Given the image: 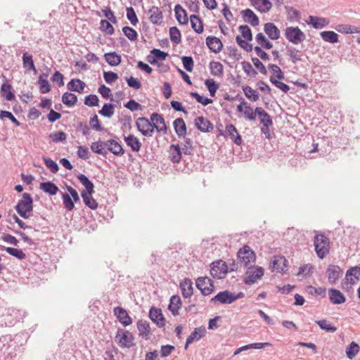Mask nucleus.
<instances>
[{
	"mask_svg": "<svg viewBox=\"0 0 360 360\" xmlns=\"http://www.w3.org/2000/svg\"><path fill=\"white\" fill-rule=\"evenodd\" d=\"M17 213L23 219H29L30 212L33 210V199L28 193H24L22 198L15 206Z\"/></svg>",
	"mask_w": 360,
	"mask_h": 360,
	"instance_id": "f257e3e1",
	"label": "nucleus"
},
{
	"mask_svg": "<svg viewBox=\"0 0 360 360\" xmlns=\"http://www.w3.org/2000/svg\"><path fill=\"white\" fill-rule=\"evenodd\" d=\"M315 251L320 259H323L329 252V239L323 234L315 236L314 240Z\"/></svg>",
	"mask_w": 360,
	"mask_h": 360,
	"instance_id": "f03ea898",
	"label": "nucleus"
},
{
	"mask_svg": "<svg viewBox=\"0 0 360 360\" xmlns=\"http://www.w3.org/2000/svg\"><path fill=\"white\" fill-rule=\"evenodd\" d=\"M237 257L238 262L243 264L245 267H248L250 264L255 262L256 255L250 246L244 245L238 251Z\"/></svg>",
	"mask_w": 360,
	"mask_h": 360,
	"instance_id": "7ed1b4c3",
	"label": "nucleus"
},
{
	"mask_svg": "<svg viewBox=\"0 0 360 360\" xmlns=\"http://www.w3.org/2000/svg\"><path fill=\"white\" fill-rule=\"evenodd\" d=\"M285 38L293 44H299L306 39L305 34L298 27H287L284 32Z\"/></svg>",
	"mask_w": 360,
	"mask_h": 360,
	"instance_id": "20e7f679",
	"label": "nucleus"
},
{
	"mask_svg": "<svg viewBox=\"0 0 360 360\" xmlns=\"http://www.w3.org/2000/svg\"><path fill=\"white\" fill-rule=\"evenodd\" d=\"M115 340L122 348H130L134 346V338L129 330L118 328Z\"/></svg>",
	"mask_w": 360,
	"mask_h": 360,
	"instance_id": "39448f33",
	"label": "nucleus"
},
{
	"mask_svg": "<svg viewBox=\"0 0 360 360\" xmlns=\"http://www.w3.org/2000/svg\"><path fill=\"white\" fill-rule=\"evenodd\" d=\"M228 272L229 266L224 261L219 259L211 264L210 274L214 278L222 279Z\"/></svg>",
	"mask_w": 360,
	"mask_h": 360,
	"instance_id": "423d86ee",
	"label": "nucleus"
},
{
	"mask_svg": "<svg viewBox=\"0 0 360 360\" xmlns=\"http://www.w3.org/2000/svg\"><path fill=\"white\" fill-rule=\"evenodd\" d=\"M137 129L145 136L150 137L155 127H153V122L145 117H139L136 122Z\"/></svg>",
	"mask_w": 360,
	"mask_h": 360,
	"instance_id": "0eeeda50",
	"label": "nucleus"
},
{
	"mask_svg": "<svg viewBox=\"0 0 360 360\" xmlns=\"http://www.w3.org/2000/svg\"><path fill=\"white\" fill-rule=\"evenodd\" d=\"M195 285L204 296L210 295L214 290L213 281L207 276L198 278Z\"/></svg>",
	"mask_w": 360,
	"mask_h": 360,
	"instance_id": "6e6552de",
	"label": "nucleus"
},
{
	"mask_svg": "<svg viewBox=\"0 0 360 360\" xmlns=\"http://www.w3.org/2000/svg\"><path fill=\"white\" fill-rule=\"evenodd\" d=\"M248 268V271L245 273V277L244 278V283L247 285L255 283L257 279L262 278L264 275V269L261 266Z\"/></svg>",
	"mask_w": 360,
	"mask_h": 360,
	"instance_id": "1a4fd4ad",
	"label": "nucleus"
},
{
	"mask_svg": "<svg viewBox=\"0 0 360 360\" xmlns=\"http://www.w3.org/2000/svg\"><path fill=\"white\" fill-rule=\"evenodd\" d=\"M150 121L153 122V127H155L158 132H162L164 134L167 133L168 128L162 115L153 112L150 115Z\"/></svg>",
	"mask_w": 360,
	"mask_h": 360,
	"instance_id": "9d476101",
	"label": "nucleus"
},
{
	"mask_svg": "<svg viewBox=\"0 0 360 360\" xmlns=\"http://www.w3.org/2000/svg\"><path fill=\"white\" fill-rule=\"evenodd\" d=\"M326 274L329 283L335 284L342 277L343 271L338 265L330 264L326 269Z\"/></svg>",
	"mask_w": 360,
	"mask_h": 360,
	"instance_id": "9b49d317",
	"label": "nucleus"
},
{
	"mask_svg": "<svg viewBox=\"0 0 360 360\" xmlns=\"http://www.w3.org/2000/svg\"><path fill=\"white\" fill-rule=\"evenodd\" d=\"M288 261L283 256L274 257V259L270 262V267L272 271L279 273H286Z\"/></svg>",
	"mask_w": 360,
	"mask_h": 360,
	"instance_id": "f8f14e48",
	"label": "nucleus"
},
{
	"mask_svg": "<svg viewBox=\"0 0 360 360\" xmlns=\"http://www.w3.org/2000/svg\"><path fill=\"white\" fill-rule=\"evenodd\" d=\"M211 302L227 304L233 303V292L229 290H224L218 292L210 300Z\"/></svg>",
	"mask_w": 360,
	"mask_h": 360,
	"instance_id": "ddd939ff",
	"label": "nucleus"
},
{
	"mask_svg": "<svg viewBox=\"0 0 360 360\" xmlns=\"http://www.w3.org/2000/svg\"><path fill=\"white\" fill-rule=\"evenodd\" d=\"M149 318L159 328H162L165 325L166 320L162 313V310L159 308L151 307L149 310Z\"/></svg>",
	"mask_w": 360,
	"mask_h": 360,
	"instance_id": "4468645a",
	"label": "nucleus"
},
{
	"mask_svg": "<svg viewBox=\"0 0 360 360\" xmlns=\"http://www.w3.org/2000/svg\"><path fill=\"white\" fill-rule=\"evenodd\" d=\"M114 314L118 321L124 326H127L131 324V318L128 314L127 310L122 307H116L114 308Z\"/></svg>",
	"mask_w": 360,
	"mask_h": 360,
	"instance_id": "2eb2a0df",
	"label": "nucleus"
},
{
	"mask_svg": "<svg viewBox=\"0 0 360 360\" xmlns=\"http://www.w3.org/2000/svg\"><path fill=\"white\" fill-rule=\"evenodd\" d=\"M206 334V329L204 326L195 328L191 335L187 338L184 349L186 350L190 344L195 341L200 340Z\"/></svg>",
	"mask_w": 360,
	"mask_h": 360,
	"instance_id": "dca6fc26",
	"label": "nucleus"
},
{
	"mask_svg": "<svg viewBox=\"0 0 360 360\" xmlns=\"http://www.w3.org/2000/svg\"><path fill=\"white\" fill-rule=\"evenodd\" d=\"M194 124L198 130L204 133L212 131L214 129V126L210 121L202 116L196 117Z\"/></svg>",
	"mask_w": 360,
	"mask_h": 360,
	"instance_id": "f3484780",
	"label": "nucleus"
},
{
	"mask_svg": "<svg viewBox=\"0 0 360 360\" xmlns=\"http://www.w3.org/2000/svg\"><path fill=\"white\" fill-rule=\"evenodd\" d=\"M309 25L312 26L316 30L322 29L329 24V20L323 17L309 15L306 20Z\"/></svg>",
	"mask_w": 360,
	"mask_h": 360,
	"instance_id": "a211bd4d",
	"label": "nucleus"
},
{
	"mask_svg": "<svg viewBox=\"0 0 360 360\" xmlns=\"http://www.w3.org/2000/svg\"><path fill=\"white\" fill-rule=\"evenodd\" d=\"M0 94L1 96L8 101H13L15 98V91L12 85L9 84L7 80L1 84Z\"/></svg>",
	"mask_w": 360,
	"mask_h": 360,
	"instance_id": "6ab92c4d",
	"label": "nucleus"
},
{
	"mask_svg": "<svg viewBox=\"0 0 360 360\" xmlns=\"http://www.w3.org/2000/svg\"><path fill=\"white\" fill-rule=\"evenodd\" d=\"M107 151H110L115 155L122 156L124 153L122 146L114 139H110L105 141Z\"/></svg>",
	"mask_w": 360,
	"mask_h": 360,
	"instance_id": "aec40b11",
	"label": "nucleus"
},
{
	"mask_svg": "<svg viewBox=\"0 0 360 360\" xmlns=\"http://www.w3.org/2000/svg\"><path fill=\"white\" fill-rule=\"evenodd\" d=\"M226 136H229L231 139L238 146L242 143L241 136L238 132L236 127L232 124H229L226 126L225 130Z\"/></svg>",
	"mask_w": 360,
	"mask_h": 360,
	"instance_id": "412c9836",
	"label": "nucleus"
},
{
	"mask_svg": "<svg viewBox=\"0 0 360 360\" xmlns=\"http://www.w3.org/2000/svg\"><path fill=\"white\" fill-rule=\"evenodd\" d=\"M264 31L270 39L276 40L280 38L281 32L273 22L265 23Z\"/></svg>",
	"mask_w": 360,
	"mask_h": 360,
	"instance_id": "4be33fe9",
	"label": "nucleus"
},
{
	"mask_svg": "<svg viewBox=\"0 0 360 360\" xmlns=\"http://www.w3.org/2000/svg\"><path fill=\"white\" fill-rule=\"evenodd\" d=\"M206 44L212 52L216 53H219L223 48L221 41L214 36H208L206 38Z\"/></svg>",
	"mask_w": 360,
	"mask_h": 360,
	"instance_id": "5701e85b",
	"label": "nucleus"
},
{
	"mask_svg": "<svg viewBox=\"0 0 360 360\" xmlns=\"http://www.w3.org/2000/svg\"><path fill=\"white\" fill-rule=\"evenodd\" d=\"M328 295L330 302L334 304H340L346 301L345 296L339 290L335 288L329 289Z\"/></svg>",
	"mask_w": 360,
	"mask_h": 360,
	"instance_id": "b1692460",
	"label": "nucleus"
},
{
	"mask_svg": "<svg viewBox=\"0 0 360 360\" xmlns=\"http://www.w3.org/2000/svg\"><path fill=\"white\" fill-rule=\"evenodd\" d=\"M180 288L184 298H190L193 293V282L190 278H186L180 283Z\"/></svg>",
	"mask_w": 360,
	"mask_h": 360,
	"instance_id": "393cba45",
	"label": "nucleus"
},
{
	"mask_svg": "<svg viewBox=\"0 0 360 360\" xmlns=\"http://www.w3.org/2000/svg\"><path fill=\"white\" fill-rule=\"evenodd\" d=\"M174 131L179 138H185L186 135L187 127L183 118L179 117L173 122Z\"/></svg>",
	"mask_w": 360,
	"mask_h": 360,
	"instance_id": "a878e982",
	"label": "nucleus"
},
{
	"mask_svg": "<svg viewBox=\"0 0 360 360\" xmlns=\"http://www.w3.org/2000/svg\"><path fill=\"white\" fill-rule=\"evenodd\" d=\"M124 140L126 144L131 148L132 151L139 152L140 150L142 144L139 139L134 134L124 136Z\"/></svg>",
	"mask_w": 360,
	"mask_h": 360,
	"instance_id": "bb28decb",
	"label": "nucleus"
},
{
	"mask_svg": "<svg viewBox=\"0 0 360 360\" xmlns=\"http://www.w3.org/2000/svg\"><path fill=\"white\" fill-rule=\"evenodd\" d=\"M149 20L154 25H160L162 22L163 16L160 8L153 6L149 11Z\"/></svg>",
	"mask_w": 360,
	"mask_h": 360,
	"instance_id": "cd10ccee",
	"label": "nucleus"
},
{
	"mask_svg": "<svg viewBox=\"0 0 360 360\" xmlns=\"http://www.w3.org/2000/svg\"><path fill=\"white\" fill-rule=\"evenodd\" d=\"M241 14L243 17L244 20L250 23L252 26H257L259 25V20L255 13L250 8L243 10Z\"/></svg>",
	"mask_w": 360,
	"mask_h": 360,
	"instance_id": "c85d7f7f",
	"label": "nucleus"
},
{
	"mask_svg": "<svg viewBox=\"0 0 360 360\" xmlns=\"http://www.w3.org/2000/svg\"><path fill=\"white\" fill-rule=\"evenodd\" d=\"M256 112L257 113V116L259 118V122L264 127L273 125V120L271 117L262 108L257 107Z\"/></svg>",
	"mask_w": 360,
	"mask_h": 360,
	"instance_id": "c756f323",
	"label": "nucleus"
},
{
	"mask_svg": "<svg viewBox=\"0 0 360 360\" xmlns=\"http://www.w3.org/2000/svg\"><path fill=\"white\" fill-rule=\"evenodd\" d=\"M137 328L139 332V335L148 340L150 335V327L148 321L139 320L137 322Z\"/></svg>",
	"mask_w": 360,
	"mask_h": 360,
	"instance_id": "7c9ffc66",
	"label": "nucleus"
},
{
	"mask_svg": "<svg viewBox=\"0 0 360 360\" xmlns=\"http://www.w3.org/2000/svg\"><path fill=\"white\" fill-rule=\"evenodd\" d=\"M77 179L79 182L84 186L85 189L82 192L84 193H94V185L91 181L89 180L88 176L84 174H79L77 175Z\"/></svg>",
	"mask_w": 360,
	"mask_h": 360,
	"instance_id": "2f4dec72",
	"label": "nucleus"
},
{
	"mask_svg": "<svg viewBox=\"0 0 360 360\" xmlns=\"http://www.w3.org/2000/svg\"><path fill=\"white\" fill-rule=\"evenodd\" d=\"M39 188L50 195H55L59 191L58 187L50 181L41 183Z\"/></svg>",
	"mask_w": 360,
	"mask_h": 360,
	"instance_id": "473e14b6",
	"label": "nucleus"
},
{
	"mask_svg": "<svg viewBox=\"0 0 360 360\" xmlns=\"http://www.w3.org/2000/svg\"><path fill=\"white\" fill-rule=\"evenodd\" d=\"M181 307V300L179 295H172L168 306L169 310L174 316L179 314V309Z\"/></svg>",
	"mask_w": 360,
	"mask_h": 360,
	"instance_id": "72a5a7b5",
	"label": "nucleus"
},
{
	"mask_svg": "<svg viewBox=\"0 0 360 360\" xmlns=\"http://www.w3.org/2000/svg\"><path fill=\"white\" fill-rule=\"evenodd\" d=\"M85 86V83L79 79H72L67 84V87L70 91L78 93H82Z\"/></svg>",
	"mask_w": 360,
	"mask_h": 360,
	"instance_id": "f704fd0d",
	"label": "nucleus"
},
{
	"mask_svg": "<svg viewBox=\"0 0 360 360\" xmlns=\"http://www.w3.org/2000/svg\"><path fill=\"white\" fill-rule=\"evenodd\" d=\"M170 158L173 163H179L181 161L182 151L179 144H172L170 146Z\"/></svg>",
	"mask_w": 360,
	"mask_h": 360,
	"instance_id": "c9c22d12",
	"label": "nucleus"
},
{
	"mask_svg": "<svg viewBox=\"0 0 360 360\" xmlns=\"http://www.w3.org/2000/svg\"><path fill=\"white\" fill-rule=\"evenodd\" d=\"M104 58H105V61L110 66H117L122 62V57H121V56L117 54L115 51L109 52V53H105L104 54Z\"/></svg>",
	"mask_w": 360,
	"mask_h": 360,
	"instance_id": "e433bc0d",
	"label": "nucleus"
},
{
	"mask_svg": "<svg viewBox=\"0 0 360 360\" xmlns=\"http://www.w3.org/2000/svg\"><path fill=\"white\" fill-rule=\"evenodd\" d=\"M174 11L176 18L179 24L186 25L188 23V18L186 12L180 5L175 6Z\"/></svg>",
	"mask_w": 360,
	"mask_h": 360,
	"instance_id": "4c0bfd02",
	"label": "nucleus"
},
{
	"mask_svg": "<svg viewBox=\"0 0 360 360\" xmlns=\"http://www.w3.org/2000/svg\"><path fill=\"white\" fill-rule=\"evenodd\" d=\"M210 73L214 77H221L224 75V66L219 62L211 61L209 64Z\"/></svg>",
	"mask_w": 360,
	"mask_h": 360,
	"instance_id": "58836bf2",
	"label": "nucleus"
},
{
	"mask_svg": "<svg viewBox=\"0 0 360 360\" xmlns=\"http://www.w3.org/2000/svg\"><path fill=\"white\" fill-rule=\"evenodd\" d=\"M104 147H105V141H98L91 143V150L96 154L106 157L108 151L105 150Z\"/></svg>",
	"mask_w": 360,
	"mask_h": 360,
	"instance_id": "ea45409f",
	"label": "nucleus"
},
{
	"mask_svg": "<svg viewBox=\"0 0 360 360\" xmlns=\"http://www.w3.org/2000/svg\"><path fill=\"white\" fill-rule=\"evenodd\" d=\"M335 30L341 33L344 34H355L360 33V27L352 26L350 25H338L335 27Z\"/></svg>",
	"mask_w": 360,
	"mask_h": 360,
	"instance_id": "a19ab883",
	"label": "nucleus"
},
{
	"mask_svg": "<svg viewBox=\"0 0 360 360\" xmlns=\"http://www.w3.org/2000/svg\"><path fill=\"white\" fill-rule=\"evenodd\" d=\"M321 39L330 44L338 42L339 35L333 31H323L320 33Z\"/></svg>",
	"mask_w": 360,
	"mask_h": 360,
	"instance_id": "79ce46f5",
	"label": "nucleus"
},
{
	"mask_svg": "<svg viewBox=\"0 0 360 360\" xmlns=\"http://www.w3.org/2000/svg\"><path fill=\"white\" fill-rule=\"evenodd\" d=\"M190 20L191 27L196 33L200 34L203 32L202 21L198 15H191Z\"/></svg>",
	"mask_w": 360,
	"mask_h": 360,
	"instance_id": "37998d69",
	"label": "nucleus"
},
{
	"mask_svg": "<svg viewBox=\"0 0 360 360\" xmlns=\"http://www.w3.org/2000/svg\"><path fill=\"white\" fill-rule=\"evenodd\" d=\"M6 221L11 224L13 223V221L14 222L17 223L18 226L20 229H26L31 228L30 226L25 224L24 221H22L20 219H19L15 214H12V210H9L6 214Z\"/></svg>",
	"mask_w": 360,
	"mask_h": 360,
	"instance_id": "c03bdc74",
	"label": "nucleus"
},
{
	"mask_svg": "<svg viewBox=\"0 0 360 360\" xmlns=\"http://www.w3.org/2000/svg\"><path fill=\"white\" fill-rule=\"evenodd\" d=\"M252 6L261 13H267L272 7L271 1H251Z\"/></svg>",
	"mask_w": 360,
	"mask_h": 360,
	"instance_id": "a18cd8bd",
	"label": "nucleus"
},
{
	"mask_svg": "<svg viewBox=\"0 0 360 360\" xmlns=\"http://www.w3.org/2000/svg\"><path fill=\"white\" fill-rule=\"evenodd\" d=\"M92 194L93 193H84V192H81V196L84 204L91 210H96L98 207V202L91 197Z\"/></svg>",
	"mask_w": 360,
	"mask_h": 360,
	"instance_id": "49530a36",
	"label": "nucleus"
},
{
	"mask_svg": "<svg viewBox=\"0 0 360 360\" xmlns=\"http://www.w3.org/2000/svg\"><path fill=\"white\" fill-rule=\"evenodd\" d=\"M22 64L24 68H27V70H32L34 73L37 72L32 56L28 54L27 52L24 53L22 55Z\"/></svg>",
	"mask_w": 360,
	"mask_h": 360,
	"instance_id": "de8ad7c7",
	"label": "nucleus"
},
{
	"mask_svg": "<svg viewBox=\"0 0 360 360\" xmlns=\"http://www.w3.org/2000/svg\"><path fill=\"white\" fill-rule=\"evenodd\" d=\"M243 91L246 98L250 101L255 102L259 99V94L251 86L248 85L243 86Z\"/></svg>",
	"mask_w": 360,
	"mask_h": 360,
	"instance_id": "09e8293b",
	"label": "nucleus"
},
{
	"mask_svg": "<svg viewBox=\"0 0 360 360\" xmlns=\"http://www.w3.org/2000/svg\"><path fill=\"white\" fill-rule=\"evenodd\" d=\"M62 102L68 107L74 106L77 102V96L69 92H65L62 96Z\"/></svg>",
	"mask_w": 360,
	"mask_h": 360,
	"instance_id": "8fccbe9b",
	"label": "nucleus"
},
{
	"mask_svg": "<svg viewBox=\"0 0 360 360\" xmlns=\"http://www.w3.org/2000/svg\"><path fill=\"white\" fill-rule=\"evenodd\" d=\"M115 112V105L112 103H105L98 113L102 116L110 118Z\"/></svg>",
	"mask_w": 360,
	"mask_h": 360,
	"instance_id": "3c124183",
	"label": "nucleus"
},
{
	"mask_svg": "<svg viewBox=\"0 0 360 360\" xmlns=\"http://www.w3.org/2000/svg\"><path fill=\"white\" fill-rule=\"evenodd\" d=\"M255 39L262 48L268 50L273 47V44L269 41L262 33H258L256 35Z\"/></svg>",
	"mask_w": 360,
	"mask_h": 360,
	"instance_id": "603ef678",
	"label": "nucleus"
},
{
	"mask_svg": "<svg viewBox=\"0 0 360 360\" xmlns=\"http://www.w3.org/2000/svg\"><path fill=\"white\" fill-rule=\"evenodd\" d=\"M360 347L355 342H352L346 348V354L349 359H352L359 352Z\"/></svg>",
	"mask_w": 360,
	"mask_h": 360,
	"instance_id": "864d4df0",
	"label": "nucleus"
},
{
	"mask_svg": "<svg viewBox=\"0 0 360 360\" xmlns=\"http://www.w3.org/2000/svg\"><path fill=\"white\" fill-rule=\"evenodd\" d=\"M171 41L179 44L181 41V34L180 30L176 27H172L169 30Z\"/></svg>",
	"mask_w": 360,
	"mask_h": 360,
	"instance_id": "5fc2aeb1",
	"label": "nucleus"
},
{
	"mask_svg": "<svg viewBox=\"0 0 360 360\" xmlns=\"http://www.w3.org/2000/svg\"><path fill=\"white\" fill-rule=\"evenodd\" d=\"M286 52L287 55L290 56V60L292 63L296 64L298 61L302 60V58L298 55L299 51L295 47H287Z\"/></svg>",
	"mask_w": 360,
	"mask_h": 360,
	"instance_id": "6e6d98bb",
	"label": "nucleus"
},
{
	"mask_svg": "<svg viewBox=\"0 0 360 360\" xmlns=\"http://www.w3.org/2000/svg\"><path fill=\"white\" fill-rule=\"evenodd\" d=\"M285 9L289 20H298L300 18V12L295 8L285 6Z\"/></svg>",
	"mask_w": 360,
	"mask_h": 360,
	"instance_id": "4d7b16f0",
	"label": "nucleus"
},
{
	"mask_svg": "<svg viewBox=\"0 0 360 360\" xmlns=\"http://www.w3.org/2000/svg\"><path fill=\"white\" fill-rule=\"evenodd\" d=\"M316 323L323 330L329 333H334L337 330V328L330 324L327 320L316 321Z\"/></svg>",
	"mask_w": 360,
	"mask_h": 360,
	"instance_id": "13d9d810",
	"label": "nucleus"
},
{
	"mask_svg": "<svg viewBox=\"0 0 360 360\" xmlns=\"http://www.w3.org/2000/svg\"><path fill=\"white\" fill-rule=\"evenodd\" d=\"M211 96L214 97L219 89V84L213 79H207L205 82Z\"/></svg>",
	"mask_w": 360,
	"mask_h": 360,
	"instance_id": "bf43d9fd",
	"label": "nucleus"
},
{
	"mask_svg": "<svg viewBox=\"0 0 360 360\" xmlns=\"http://www.w3.org/2000/svg\"><path fill=\"white\" fill-rule=\"evenodd\" d=\"M307 292L311 295H321L325 297L326 295V289L325 288L319 287L314 288L311 285L307 287Z\"/></svg>",
	"mask_w": 360,
	"mask_h": 360,
	"instance_id": "052dcab7",
	"label": "nucleus"
},
{
	"mask_svg": "<svg viewBox=\"0 0 360 360\" xmlns=\"http://www.w3.org/2000/svg\"><path fill=\"white\" fill-rule=\"evenodd\" d=\"M100 29L102 32H104L109 35H112L115 32L114 27H112L111 23L107 20H101Z\"/></svg>",
	"mask_w": 360,
	"mask_h": 360,
	"instance_id": "680f3d73",
	"label": "nucleus"
},
{
	"mask_svg": "<svg viewBox=\"0 0 360 360\" xmlns=\"http://www.w3.org/2000/svg\"><path fill=\"white\" fill-rule=\"evenodd\" d=\"M38 84H39V91L41 94H47L51 91L49 81L46 78H42V76L39 77Z\"/></svg>",
	"mask_w": 360,
	"mask_h": 360,
	"instance_id": "e2e57ef3",
	"label": "nucleus"
},
{
	"mask_svg": "<svg viewBox=\"0 0 360 360\" xmlns=\"http://www.w3.org/2000/svg\"><path fill=\"white\" fill-rule=\"evenodd\" d=\"M6 252L20 260H22L26 257V255L21 249L8 247L6 249Z\"/></svg>",
	"mask_w": 360,
	"mask_h": 360,
	"instance_id": "0e129e2a",
	"label": "nucleus"
},
{
	"mask_svg": "<svg viewBox=\"0 0 360 360\" xmlns=\"http://www.w3.org/2000/svg\"><path fill=\"white\" fill-rule=\"evenodd\" d=\"M84 103L89 107L98 106V97L96 94H89L84 98Z\"/></svg>",
	"mask_w": 360,
	"mask_h": 360,
	"instance_id": "69168bd1",
	"label": "nucleus"
},
{
	"mask_svg": "<svg viewBox=\"0 0 360 360\" xmlns=\"http://www.w3.org/2000/svg\"><path fill=\"white\" fill-rule=\"evenodd\" d=\"M62 200L64 207L68 211H71L75 208L74 201L72 200V198L69 194H68L67 193H63Z\"/></svg>",
	"mask_w": 360,
	"mask_h": 360,
	"instance_id": "338daca9",
	"label": "nucleus"
},
{
	"mask_svg": "<svg viewBox=\"0 0 360 360\" xmlns=\"http://www.w3.org/2000/svg\"><path fill=\"white\" fill-rule=\"evenodd\" d=\"M269 69L271 70L273 76L276 79H284L285 75L279 66L275 64H269L268 66Z\"/></svg>",
	"mask_w": 360,
	"mask_h": 360,
	"instance_id": "774afa93",
	"label": "nucleus"
}]
</instances>
